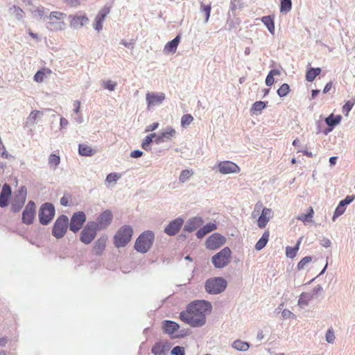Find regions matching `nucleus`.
I'll use <instances>...</instances> for the list:
<instances>
[{"label":"nucleus","mask_w":355,"mask_h":355,"mask_svg":"<svg viewBox=\"0 0 355 355\" xmlns=\"http://www.w3.org/2000/svg\"><path fill=\"white\" fill-rule=\"evenodd\" d=\"M211 304L205 300H196L191 302L185 311L180 313V318L193 327L203 326L206 322V315L211 311Z\"/></svg>","instance_id":"nucleus-1"},{"label":"nucleus","mask_w":355,"mask_h":355,"mask_svg":"<svg viewBox=\"0 0 355 355\" xmlns=\"http://www.w3.org/2000/svg\"><path fill=\"white\" fill-rule=\"evenodd\" d=\"M67 15L58 11L51 12L48 17L46 28L51 31H59L65 29L66 24L64 21Z\"/></svg>","instance_id":"nucleus-2"},{"label":"nucleus","mask_w":355,"mask_h":355,"mask_svg":"<svg viewBox=\"0 0 355 355\" xmlns=\"http://www.w3.org/2000/svg\"><path fill=\"white\" fill-rule=\"evenodd\" d=\"M154 238L155 235L152 231L143 232L136 240L135 250L143 254L147 252L153 245Z\"/></svg>","instance_id":"nucleus-3"},{"label":"nucleus","mask_w":355,"mask_h":355,"mask_svg":"<svg viewBox=\"0 0 355 355\" xmlns=\"http://www.w3.org/2000/svg\"><path fill=\"white\" fill-rule=\"evenodd\" d=\"M133 230L130 225L122 226L114 236V243L116 248L125 246L131 240Z\"/></svg>","instance_id":"nucleus-4"},{"label":"nucleus","mask_w":355,"mask_h":355,"mask_svg":"<svg viewBox=\"0 0 355 355\" xmlns=\"http://www.w3.org/2000/svg\"><path fill=\"white\" fill-rule=\"evenodd\" d=\"M205 290L209 294H218L227 287V282L223 277H214L205 282Z\"/></svg>","instance_id":"nucleus-5"},{"label":"nucleus","mask_w":355,"mask_h":355,"mask_svg":"<svg viewBox=\"0 0 355 355\" xmlns=\"http://www.w3.org/2000/svg\"><path fill=\"white\" fill-rule=\"evenodd\" d=\"M231 254L232 252L228 247L224 248L219 252L212 257V263L217 268H224L229 263Z\"/></svg>","instance_id":"nucleus-6"},{"label":"nucleus","mask_w":355,"mask_h":355,"mask_svg":"<svg viewBox=\"0 0 355 355\" xmlns=\"http://www.w3.org/2000/svg\"><path fill=\"white\" fill-rule=\"evenodd\" d=\"M55 215V209L51 203L43 204L39 211V220L42 225H48Z\"/></svg>","instance_id":"nucleus-7"},{"label":"nucleus","mask_w":355,"mask_h":355,"mask_svg":"<svg viewBox=\"0 0 355 355\" xmlns=\"http://www.w3.org/2000/svg\"><path fill=\"white\" fill-rule=\"evenodd\" d=\"M68 225L69 219L67 216L64 215L60 216L58 218L53 225L52 230L53 235L57 239L63 237L67 232Z\"/></svg>","instance_id":"nucleus-8"},{"label":"nucleus","mask_w":355,"mask_h":355,"mask_svg":"<svg viewBox=\"0 0 355 355\" xmlns=\"http://www.w3.org/2000/svg\"><path fill=\"white\" fill-rule=\"evenodd\" d=\"M96 230L98 229L95 227L94 221L87 223L81 232L80 241L85 244L90 243L96 235Z\"/></svg>","instance_id":"nucleus-9"},{"label":"nucleus","mask_w":355,"mask_h":355,"mask_svg":"<svg viewBox=\"0 0 355 355\" xmlns=\"http://www.w3.org/2000/svg\"><path fill=\"white\" fill-rule=\"evenodd\" d=\"M86 220V216L83 211H78L73 214L69 223V229L73 232H78Z\"/></svg>","instance_id":"nucleus-10"},{"label":"nucleus","mask_w":355,"mask_h":355,"mask_svg":"<svg viewBox=\"0 0 355 355\" xmlns=\"http://www.w3.org/2000/svg\"><path fill=\"white\" fill-rule=\"evenodd\" d=\"M226 242V238L218 233H214L206 240L205 245L209 250L219 248Z\"/></svg>","instance_id":"nucleus-11"},{"label":"nucleus","mask_w":355,"mask_h":355,"mask_svg":"<svg viewBox=\"0 0 355 355\" xmlns=\"http://www.w3.org/2000/svg\"><path fill=\"white\" fill-rule=\"evenodd\" d=\"M112 213L110 210H105L100 214L96 221H94L95 227L98 230H103L107 227L112 220Z\"/></svg>","instance_id":"nucleus-12"},{"label":"nucleus","mask_w":355,"mask_h":355,"mask_svg":"<svg viewBox=\"0 0 355 355\" xmlns=\"http://www.w3.org/2000/svg\"><path fill=\"white\" fill-rule=\"evenodd\" d=\"M165 94L163 92H148L146 94V101L148 109L151 107L162 104L165 100Z\"/></svg>","instance_id":"nucleus-13"},{"label":"nucleus","mask_w":355,"mask_h":355,"mask_svg":"<svg viewBox=\"0 0 355 355\" xmlns=\"http://www.w3.org/2000/svg\"><path fill=\"white\" fill-rule=\"evenodd\" d=\"M217 167L220 173L226 175L230 173H238L240 168L234 162L230 161H223L218 162Z\"/></svg>","instance_id":"nucleus-14"},{"label":"nucleus","mask_w":355,"mask_h":355,"mask_svg":"<svg viewBox=\"0 0 355 355\" xmlns=\"http://www.w3.org/2000/svg\"><path fill=\"white\" fill-rule=\"evenodd\" d=\"M35 215V204L33 201H29L26 205L22 213V222L26 225H30L33 222Z\"/></svg>","instance_id":"nucleus-15"},{"label":"nucleus","mask_w":355,"mask_h":355,"mask_svg":"<svg viewBox=\"0 0 355 355\" xmlns=\"http://www.w3.org/2000/svg\"><path fill=\"white\" fill-rule=\"evenodd\" d=\"M110 9L108 7H104L98 12L97 15L95 17V19L93 23V28L100 32L103 29V23L107 17V15L110 13Z\"/></svg>","instance_id":"nucleus-16"},{"label":"nucleus","mask_w":355,"mask_h":355,"mask_svg":"<svg viewBox=\"0 0 355 355\" xmlns=\"http://www.w3.org/2000/svg\"><path fill=\"white\" fill-rule=\"evenodd\" d=\"M69 19H70V26L74 29H78L89 21V18L85 15H71L69 16Z\"/></svg>","instance_id":"nucleus-17"},{"label":"nucleus","mask_w":355,"mask_h":355,"mask_svg":"<svg viewBox=\"0 0 355 355\" xmlns=\"http://www.w3.org/2000/svg\"><path fill=\"white\" fill-rule=\"evenodd\" d=\"M272 216L273 212L271 209L262 207L261 215L257 220L258 227L261 229L264 228Z\"/></svg>","instance_id":"nucleus-18"},{"label":"nucleus","mask_w":355,"mask_h":355,"mask_svg":"<svg viewBox=\"0 0 355 355\" xmlns=\"http://www.w3.org/2000/svg\"><path fill=\"white\" fill-rule=\"evenodd\" d=\"M26 196V190L21 187L19 191V194L15 196L13 203L12 204L11 210L14 212L19 211L23 207Z\"/></svg>","instance_id":"nucleus-19"},{"label":"nucleus","mask_w":355,"mask_h":355,"mask_svg":"<svg viewBox=\"0 0 355 355\" xmlns=\"http://www.w3.org/2000/svg\"><path fill=\"white\" fill-rule=\"evenodd\" d=\"M183 222V220L180 218L173 220L165 227L164 232L169 236L175 235L182 226Z\"/></svg>","instance_id":"nucleus-20"},{"label":"nucleus","mask_w":355,"mask_h":355,"mask_svg":"<svg viewBox=\"0 0 355 355\" xmlns=\"http://www.w3.org/2000/svg\"><path fill=\"white\" fill-rule=\"evenodd\" d=\"M203 223L204 221L201 217L196 216L191 218L187 221L183 230L184 232H192L200 227Z\"/></svg>","instance_id":"nucleus-21"},{"label":"nucleus","mask_w":355,"mask_h":355,"mask_svg":"<svg viewBox=\"0 0 355 355\" xmlns=\"http://www.w3.org/2000/svg\"><path fill=\"white\" fill-rule=\"evenodd\" d=\"M180 39V35H177L173 40L167 42L164 47L163 53L166 55L174 54L177 51Z\"/></svg>","instance_id":"nucleus-22"},{"label":"nucleus","mask_w":355,"mask_h":355,"mask_svg":"<svg viewBox=\"0 0 355 355\" xmlns=\"http://www.w3.org/2000/svg\"><path fill=\"white\" fill-rule=\"evenodd\" d=\"M169 349L170 345L168 343L159 342L153 345L152 353L155 355H165Z\"/></svg>","instance_id":"nucleus-23"},{"label":"nucleus","mask_w":355,"mask_h":355,"mask_svg":"<svg viewBox=\"0 0 355 355\" xmlns=\"http://www.w3.org/2000/svg\"><path fill=\"white\" fill-rule=\"evenodd\" d=\"M11 195V189L9 185L5 184L0 193V207H5L8 205V199Z\"/></svg>","instance_id":"nucleus-24"},{"label":"nucleus","mask_w":355,"mask_h":355,"mask_svg":"<svg viewBox=\"0 0 355 355\" xmlns=\"http://www.w3.org/2000/svg\"><path fill=\"white\" fill-rule=\"evenodd\" d=\"M44 115L43 112L40 110L32 111L26 121V126H33L37 123V120L41 119Z\"/></svg>","instance_id":"nucleus-25"},{"label":"nucleus","mask_w":355,"mask_h":355,"mask_svg":"<svg viewBox=\"0 0 355 355\" xmlns=\"http://www.w3.org/2000/svg\"><path fill=\"white\" fill-rule=\"evenodd\" d=\"M107 239L105 237H101L94 243L93 252L96 255H101L104 251L106 245Z\"/></svg>","instance_id":"nucleus-26"},{"label":"nucleus","mask_w":355,"mask_h":355,"mask_svg":"<svg viewBox=\"0 0 355 355\" xmlns=\"http://www.w3.org/2000/svg\"><path fill=\"white\" fill-rule=\"evenodd\" d=\"M250 347L249 343L240 339H237L232 343V347L239 352H246L249 349Z\"/></svg>","instance_id":"nucleus-27"},{"label":"nucleus","mask_w":355,"mask_h":355,"mask_svg":"<svg viewBox=\"0 0 355 355\" xmlns=\"http://www.w3.org/2000/svg\"><path fill=\"white\" fill-rule=\"evenodd\" d=\"M180 326L175 322L171 320H165L164 322V330L168 334H173L179 329Z\"/></svg>","instance_id":"nucleus-28"},{"label":"nucleus","mask_w":355,"mask_h":355,"mask_svg":"<svg viewBox=\"0 0 355 355\" xmlns=\"http://www.w3.org/2000/svg\"><path fill=\"white\" fill-rule=\"evenodd\" d=\"M313 294H311L309 293H302L299 297L298 300V305L301 308H304L309 305V302L313 299Z\"/></svg>","instance_id":"nucleus-29"},{"label":"nucleus","mask_w":355,"mask_h":355,"mask_svg":"<svg viewBox=\"0 0 355 355\" xmlns=\"http://www.w3.org/2000/svg\"><path fill=\"white\" fill-rule=\"evenodd\" d=\"M78 153L82 156L90 157L96 153V150L89 146L80 144L78 145Z\"/></svg>","instance_id":"nucleus-30"},{"label":"nucleus","mask_w":355,"mask_h":355,"mask_svg":"<svg viewBox=\"0 0 355 355\" xmlns=\"http://www.w3.org/2000/svg\"><path fill=\"white\" fill-rule=\"evenodd\" d=\"M270 234L268 231H266L261 239L257 242L255 245V249L257 250H262L267 244L269 239Z\"/></svg>","instance_id":"nucleus-31"},{"label":"nucleus","mask_w":355,"mask_h":355,"mask_svg":"<svg viewBox=\"0 0 355 355\" xmlns=\"http://www.w3.org/2000/svg\"><path fill=\"white\" fill-rule=\"evenodd\" d=\"M263 24L267 27L268 31L275 34V23L273 19L270 16H264L261 19Z\"/></svg>","instance_id":"nucleus-32"},{"label":"nucleus","mask_w":355,"mask_h":355,"mask_svg":"<svg viewBox=\"0 0 355 355\" xmlns=\"http://www.w3.org/2000/svg\"><path fill=\"white\" fill-rule=\"evenodd\" d=\"M121 175L117 173H111L108 174L105 179V183L107 187H113L120 179Z\"/></svg>","instance_id":"nucleus-33"},{"label":"nucleus","mask_w":355,"mask_h":355,"mask_svg":"<svg viewBox=\"0 0 355 355\" xmlns=\"http://www.w3.org/2000/svg\"><path fill=\"white\" fill-rule=\"evenodd\" d=\"M60 163V157L55 154H51L48 158V164L49 167L55 170Z\"/></svg>","instance_id":"nucleus-34"},{"label":"nucleus","mask_w":355,"mask_h":355,"mask_svg":"<svg viewBox=\"0 0 355 355\" xmlns=\"http://www.w3.org/2000/svg\"><path fill=\"white\" fill-rule=\"evenodd\" d=\"M161 134L166 140H171L173 138L175 137L176 131L171 126H167L164 130L162 131Z\"/></svg>","instance_id":"nucleus-35"},{"label":"nucleus","mask_w":355,"mask_h":355,"mask_svg":"<svg viewBox=\"0 0 355 355\" xmlns=\"http://www.w3.org/2000/svg\"><path fill=\"white\" fill-rule=\"evenodd\" d=\"M301 239H300L297 242L295 246H294V247H290V246L286 247V256L288 257L293 259V258H294L296 256L297 252L299 250V247H300V243H301Z\"/></svg>","instance_id":"nucleus-36"},{"label":"nucleus","mask_w":355,"mask_h":355,"mask_svg":"<svg viewBox=\"0 0 355 355\" xmlns=\"http://www.w3.org/2000/svg\"><path fill=\"white\" fill-rule=\"evenodd\" d=\"M314 211L312 207H310L309 211L307 214H301L297 216V219L302 221L303 223H309L312 221Z\"/></svg>","instance_id":"nucleus-37"},{"label":"nucleus","mask_w":355,"mask_h":355,"mask_svg":"<svg viewBox=\"0 0 355 355\" xmlns=\"http://www.w3.org/2000/svg\"><path fill=\"white\" fill-rule=\"evenodd\" d=\"M321 72L320 68H311L307 71L306 74V79L309 82H312L314 80L315 77L318 76Z\"/></svg>","instance_id":"nucleus-38"},{"label":"nucleus","mask_w":355,"mask_h":355,"mask_svg":"<svg viewBox=\"0 0 355 355\" xmlns=\"http://www.w3.org/2000/svg\"><path fill=\"white\" fill-rule=\"evenodd\" d=\"M342 116L340 115H337L334 116V114H331L325 119V123L329 126H334L336 125H338L340 122Z\"/></svg>","instance_id":"nucleus-39"},{"label":"nucleus","mask_w":355,"mask_h":355,"mask_svg":"<svg viewBox=\"0 0 355 355\" xmlns=\"http://www.w3.org/2000/svg\"><path fill=\"white\" fill-rule=\"evenodd\" d=\"M51 71L50 69H42L38 71L34 76L33 79L37 83H42L46 74H50Z\"/></svg>","instance_id":"nucleus-40"},{"label":"nucleus","mask_w":355,"mask_h":355,"mask_svg":"<svg viewBox=\"0 0 355 355\" xmlns=\"http://www.w3.org/2000/svg\"><path fill=\"white\" fill-rule=\"evenodd\" d=\"M193 175V172L191 170H183L179 176V181L182 183H184L188 181Z\"/></svg>","instance_id":"nucleus-41"},{"label":"nucleus","mask_w":355,"mask_h":355,"mask_svg":"<svg viewBox=\"0 0 355 355\" xmlns=\"http://www.w3.org/2000/svg\"><path fill=\"white\" fill-rule=\"evenodd\" d=\"M10 10L17 20H21L23 19L24 12L19 7L13 6L10 8Z\"/></svg>","instance_id":"nucleus-42"},{"label":"nucleus","mask_w":355,"mask_h":355,"mask_svg":"<svg viewBox=\"0 0 355 355\" xmlns=\"http://www.w3.org/2000/svg\"><path fill=\"white\" fill-rule=\"evenodd\" d=\"M292 6L291 0H281V12H288L291 10Z\"/></svg>","instance_id":"nucleus-43"},{"label":"nucleus","mask_w":355,"mask_h":355,"mask_svg":"<svg viewBox=\"0 0 355 355\" xmlns=\"http://www.w3.org/2000/svg\"><path fill=\"white\" fill-rule=\"evenodd\" d=\"M211 5H205L204 3H201L200 5V11L205 12L206 23L209 21L211 13Z\"/></svg>","instance_id":"nucleus-44"},{"label":"nucleus","mask_w":355,"mask_h":355,"mask_svg":"<svg viewBox=\"0 0 355 355\" xmlns=\"http://www.w3.org/2000/svg\"><path fill=\"white\" fill-rule=\"evenodd\" d=\"M290 91L289 85L284 83L277 90V94L280 97L286 96Z\"/></svg>","instance_id":"nucleus-45"},{"label":"nucleus","mask_w":355,"mask_h":355,"mask_svg":"<svg viewBox=\"0 0 355 355\" xmlns=\"http://www.w3.org/2000/svg\"><path fill=\"white\" fill-rule=\"evenodd\" d=\"M193 121V117L191 114H184L181 118V125L183 128L188 126Z\"/></svg>","instance_id":"nucleus-46"},{"label":"nucleus","mask_w":355,"mask_h":355,"mask_svg":"<svg viewBox=\"0 0 355 355\" xmlns=\"http://www.w3.org/2000/svg\"><path fill=\"white\" fill-rule=\"evenodd\" d=\"M335 338H336V336H335L334 331L333 329H331V328L329 329L325 334V340L328 343L332 344V343H334Z\"/></svg>","instance_id":"nucleus-47"},{"label":"nucleus","mask_w":355,"mask_h":355,"mask_svg":"<svg viewBox=\"0 0 355 355\" xmlns=\"http://www.w3.org/2000/svg\"><path fill=\"white\" fill-rule=\"evenodd\" d=\"M354 105V101H347L346 103L342 107L343 113L345 116H348L349 112L351 111V110L352 109Z\"/></svg>","instance_id":"nucleus-48"},{"label":"nucleus","mask_w":355,"mask_h":355,"mask_svg":"<svg viewBox=\"0 0 355 355\" xmlns=\"http://www.w3.org/2000/svg\"><path fill=\"white\" fill-rule=\"evenodd\" d=\"M311 257L307 256L304 257L297 264L298 270H303L311 261Z\"/></svg>","instance_id":"nucleus-49"},{"label":"nucleus","mask_w":355,"mask_h":355,"mask_svg":"<svg viewBox=\"0 0 355 355\" xmlns=\"http://www.w3.org/2000/svg\"><path fill=\"white\" fill-rule=\"evenodd\" d=\"M266 107V104L263 101L255 102L251 108V112H261Z\"/></svg>","instance_id":"nucleus-50"},{"label":"nucleus","mask_w":355,"mask_h":355,"mask_svg":"<svg viewBox=\"0 0 355 355\" xmlns=\"http://www.w3.org/2000/svg\"><path fill=\"white\" fill-rule=\"evenodd\" d=\"M103 88L112 92L115 89V88L116 87V83L113 82L111 80H108L104 81L103 83Z\"/></svg>","instance_id":"nucleus-51"},{"label":"nucleus","mask_w":355,"mask_h":355,"mask_svg":"<svg viewBox=\"0 0 355 355\" xmlns=\"http://www.w3.org/2000/svg\"><path fill=\"white\" fill-rule=\"evenodd\" d=\"M153 142V140L150 137H146L141 143V147L146 151H149L150 150V144Z\"/></svg>","instance_id":"nucleus-52"},{"label":"nucleus","mask_w":355,"mask_h":355,"mask_svg":"<svg viewBox=\"0 0 355 355\" xmlns=\"http://www.w3.org/2000/svg\"><path fill=\"white\" fill-rule=\"evenodd\" d=\"M205 233L208 234L217 229V225L214 223H208L202 227Z\"/></svg>","instance_id":"nucleus-53"},{"label":"nucleus","mask_w":355,"mask_h":355,"mask_svg":"<svg viewBox=\"0 0 355 355\" xmlns=\"http://www.w3.org/2000/svg\"><path fill=\"white\" fill-rule=\"evenodd\" d=\"M345 207H344L343 206H341L340 204H338V207H336V210H335V212H334V216H333V220H335V219L341 216L342 214H343V213L345 212Z\"/></svg>","instance_id":"nucleus-54"},{"label":"nucleus","mask_w":355,"mask_h":355,"mask_svg":"<svg viewBox=\"0 0 355 355\" xmlns=\"http://www.w3.org/2000/svg\"><path fill=\"white\" fill-rule=\"evenodd\" d=\"M0 156L5 159H8L9 157H11V155H10L6 150V148L2 142V140L0 141Z\"/></svg>","instance_id":"nucleus-55"},{"label":"nucleus","mask_w":355,"mask_h":355,"mask_svg":"<svg viewBox=\"0 0 355 355\" xmlns=\"http://www.w3.org/2000/svg\"><path fill=\"white\" fill-rule=\"evenodd\" d=\"M262 207L263 204L261 202H257L255 205L254 211L252 213V218H256L259 215V212L261 211Z\"/></svg>","instance_id":"nucleus-56"},{"label":"nucleus","mask_w":355,"mask_h":355,"mask_svg":"<svg viewBox=\"0 0 355 355\" xmlns=\"http://www.w3.org/2000/svg\"><path fill=\"white\" fill-rule=\"evenodd\" d=\"M172 355H184V347L180 346H175L171 351Z\"/></svg>","instance_id":"nucleus-57"},{"label":"nucleus","mask_w":355,"mask_h":355,"mask_svg":"<svg viewBox=\"0 0 355 355\" xmlns=\"http://www.w3.org/2000/svg\"><path fill=\"white\" fill-rule=\"evenodd\" d=\"M354 199V197L352 196H347L344 200H342L339 204L344 207L351 203Z\"/></svg>","instance_id":"nucleus-58"},{"label":"nucleus","mask_w":355,"mask_h":355,"mask_svg":"<svg viewBox=\"0 0 355 355\" xmlns=\"http://www.w3.org/2000/svg\"><path fill=\"white\" fill-rule=\"evenodd\" d=\"M282 315L284 319H288L295 317V315L288 309L283 310Z\"/></svg>","instance_id":"nucleus-59"},{"label":"nucleus","mask_w":355,"mask_h":355,"mask_svg":"<svg viewBox=\"0 0 355 355\" xmlns=\"http://www.w3.org/2000/svg\"><path fill=\"white\" fill-rule=\"evenodd\" d=\"M159 126V123L157 122L156 123H153L149 125H148L146 128V130H145V132H150V131H153L155 130H156Z\"/></svg>","instance_id":"nucleus-60"},{"label":"nucleus","mask_w":355,"mask_h":355,"mask_svg":"<svg viewBox=\"0 0 355 355\" xmlns=\"http://www.w3.org/2000/svg\"><path fill=\"white\" fill-rule=\"evenodd\" d=\"M143 155V152L139 150H135L131 152L130 157L132 158H139Z\"/></svg>","instance_id":"nucleus-61"},{"label":"nucleus","mask_w":355,"mask_h":355,"mask_svg":"<svg viewBox=\"0 0 355 355\" xmlns=\"http://www.w3.org/2000/svg\"><path fill=\"white\" fill-rule=\"evenodd\" d=\"M69 125V121L64 117H61L60 119V129L62 130Z\"/></svg>","instance_id":"nucleus-62"},{"label":"nucleus","mask_w":355,"mask_h":355,"mask_svg":"<svg viewBox=\"0 0 355 355\" xmlns=\"http://www.w3.org/2000/svg\"><path fill=\"white\" fill-rule=\"evenodd\" d=\"M275 82L274 77L271 76L270 73L268 74L266 78V84L267 86H271L273 85Z\"/></svg>","instance_id":"nucleus-63"},{"label":"nucleus","mask_w":355,"mask_h":355,"mask_svg":"<svg viewBox=\"0 0 355 355\" xmlns=\"http://www.w3.org/2000/svg\"><path fill=\"white\" fill-rule=\"evenodd\" d=\"M320 244L324 247V248H329L331 246V241L327 239V238H323L321 241H320Z\"/></svg>","instance_id":"nucleus-64"}]
</instances>
